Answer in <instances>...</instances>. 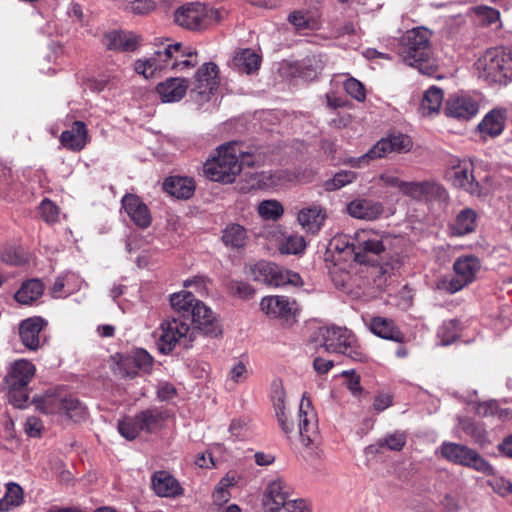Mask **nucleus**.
I'll list each match as a JSON object with an SVG mask.
<instances>
[{
  "label": "nucleus",
  "instance_id": "nucleus-24",
  "mask_svg": "<svg viewBox=\"0 0 512 512\" xmlns=\"http://www.w3.org/2000/svg\"><path fill=\"white\" fill-rule=\"evenodd\" d=\"M151 486L159 497L175 498L183 494L179 481L168 471H156L151 476Z\"/></svg>",
  "mask_w": 512,
  "mask_h": 512
},
{
  "label": "nucleus",
  "instance_id": "nucleus-25",
  "mask_svg": "<svg viewBox=\"0 0 512 512\" xmlns=\"http://www.w3.org/2000/svg\"><path fill=\"white\" fill-rule=\"evenodd\" d=\"M122 206L130 219L139 228H147L151 224V214L145 203L133 194H127L122 199Z\"/></svg>",
  "mask_w": 512,
  "mask_h": 512
},
{
  "label": "nucleus",
  "instance_id": "nucleus-32",
  "mask_svg": "<svg viewBox=\"0 0 512 512\" xmlns=\"http://www.w3.org/2000/svg\"><path fill=\"white\" fill-rule=\"evenodd\" d=\"M369 329L376 336L386 340L402 343L405 338L404 334L394 322L384 317L377 316L372 318Z\"/></svg>",
  "mask_w": 512,
  "mask_h": 512
},
{
  "label": "nucleus",
  "instance_id": "nucleus-54",
  "mask_svg": "<svg viewBox=\"0 0 512 512\" xmlns=\"http://www.w3.org/2000/svg\"><path fill=\"white\" fill-rule=\"evenodd\" d=\"M9 401L16 408H23L28 401L27 387H9Z\"/></svg>",
  "mask_w": 512,
  "mask_h": 512
},
{
  "label": "nucleus",
  "instance_id": "nucleus-23",
  "mask_svg": "<svg viewBox=\"0 0 512 512\" xmlns=\"http://www.w3.org/2000/svg\"><path fill=\"white\" fill-rule=\"evenodd\" d=\"M346 211L353 218L373 221L383 214L384 206L379 201L356 198L347 204Z\"/></svg>",
  "mask_w": 512,
  "mask_h": 512
},
{
  "label": "nucleus",
  "instance_id": "nucleus-9",
  "mask_svg": "<svg viewBox=\"0 0 512 512\" xmlns=\"http://www.w3.org/2000/svg\"><path fill=\"white\" fill-rule=\"evenodd\" d=\"M413 146L409 136L404 134L390 135L380 139L372 148L360 157H351L345 161L353 168H362L370 162L386 156L390 152L407 153Z\"/></svg>",
  "mask_w": 512,
  "mask_h": 512
},
{
  "label": "nucleus",
  "instance_id": "nucleus-10",
  "mask_svg": "<svg viewBox=\"0 0 512 512\" xmlns=\"http://www.w3.org/2000/svg\"><path fill=\"white\" fill-rule=\"evenodd\" d=\"M165 419L164 412L159 408H148L134 417H125L118 422V431L126 440L136 439L140 432L153 433L161 428Z\"/></svg>",
  "mask_w": 512,
  "mask_h": 512
},
{
  "label": "nucleus",
  "instance_id": "nucleus-33",
  "mask_svg": "<svg viewBox=\"0 0 512 512\" xmlns=\"http://www.w3.org/2000/svg\"><path fill=\"white\" fill-rule=\"evenodd\" d=\"M261 57L252 49H242L233 56L230 67L239 73L251 74L258 70Z\"/></svg>",
  "mask_w": 512,
  "mask_h": 512
},
{
  "label": "nucleus",
  "instance_id": "nucleus-21",
  "mask_svg": "<svg viewBox=\"0 0 512 512\" xmlns=\"http://www.w3.org/2000/svg\"><path fill=\"white\" fill-rule=\"evenodd\" d=\"M402 194L421 201L434 198L443 199L446 197V190L441 185L431 181H406Z\"/></svg>",
  "mask_w": 512,
  "mask_h": 512
},
{
  "label": "nucleus",
  "instance_id": "nucleus-18",
  "mask_svg": "<svg viewBox=\"0 0 512 512\" xmlns=\"http://www.w3.org/2000/svg\"><path fill=\"white\" fill-rule=\"evenodd\" d=\"M473 163L462 160L449 173V179L455 187L461 188L473 196H482V188L473 174Z\"/></svg>",
  "mask_w": 512,
  "mask_h": 512
},
{
  "label": "nucleus",
  "instance_id": "nucleus-17",
  "mask_svg": "<svg viewBox=\"0 0 512 512\" xmlns=\"http://www.w3.org/2000/svg\"><path fill=\"white\" fill-rule=\"evenodd\" d=\"M478 111V101L467 94L450 96L444 106L445 115L458 121H468L475 117Z\"/></svg>",
  "mask_w": 512,
  "mask_h": 512
},
{
  "label": "nucleus",
  "instance_id": "nucleus-34",
  "mask_svg": "<svg viewBox=\"0 0 512 512\" xmlns=\"http://www.w3.org/2000/svg\"><path fill=\"white\" fill-rule=\"evenodd\" d=\"M163 188L178 199H188L195 191V182L192 178L172 176L165 179Z\"/></svg>",
  "mask_w": 512,
  "mask_h": 512
},
{
  "label": "nucleus",
  "instance_id": "nucleus-41",
  "mask_svg": "<svg viewBox=\"0 0 512 512\" xmlns=\"http://www.w3.org/2000/svg\"><path fill=\"white\" fill-rule=\"evenodd\" d=\"M23 501V490L17 483L10 482L6 485V493L0 500V511H9L19 506Z\"/></svg>",
  "mask_w": 512,
  "mask_h": 512
},
{
  "label": "nucleus",
  "instance_id": "nucleus-26",
  "mask_svg": "<svg viewBox=\"0 0 512 512\" xmlns=\"http://www.w3.org/2000/svg\"><path fill=\"white\" fill-rule=\"evenodd\" d=\"M188 87L187 79L171 77L159 83L156 91L163 102L172 103L180 101L186 95Z\"/></svg>",
  "mask_w": 512,
  "mask_h": 512
},
{
  "label": "nucleus",
  "instance_id": "nucleus-43",
  "mask_svg": "<svg viewBox=\"0 0 512 512\" xmlns=\"http://www.w3.org/2000/svg\"><path fill=\"white\" fill-rule=\"evenodd\" d=\"M61 413H64L75 422L84 420L88 414L86 406L72 396L64 397Z\"/></svg>",
  "mask_w": 512,
  "mask_h": 512
},
{
  "label": "nucleus",
  "instance_id": "nucleus-38",
  "mask_svg": "<svg viewBox=\"0 0 512 512\" xmlns=\"http://www.w3.org/2000/svg\"><path fill=\"white\" fill-rule=\"evenodd\" d=\"M199 301L188 291H180L170 296L171 307L180 317H190L192 309H194Z\"/></svg>",
  "mask_w": 512,
  "mask_h": 512
},
{
  "label": "nucleus",
  "instance_id": "nucleus-63",
  "mask_svg": "<svg viewBox=\"0 0 512 512\" xmlns=\"http://www.w3.org/2000/svg\"><path fill=\"white\" fill-rule=\"evenodd\" d=\"M342 375L344 377L348 378V384H347L348 389L353 394H358L361 391L360 377L355 374L354 370L344 371L342 373Z\"/></svg>",
  "mask_w": 512,
  "mask_h": 512
},
{
  "label": "nucleus",
  "instance_id": "nucleus-29",
  "mask_svg": "<svg viewBox=\"0 0 512 512\" xmlns=\"http://www.w3.org/2000/svg\"><path fill=\"white\" fill-rule=\"evenodd\" d=\"M88 142V130L82 121H75L70 130H65L60 135V143L68 150L80 151Z\"/></svg>",
  "mask_w": 512,
  "mask_h": 512
},
{
  "label": "nucleus",
  "instance_id": "nucleus-50",
  "mask_svg": "<svg viewBox=\"0 0 512 512\" xmlns=\"http://www.w3.org/2000/svg\"><path fill=\"white\" fill-rule=\"evenodd\" d=\"M306 243L302 236L291 235L280 244L279 251L282 254H299L305 249Z\"/></svg>",
  "mask_w": 512,
  "mask_h": 512
},
{
  "label": "nucleus",
  "instance_id": "nucleus-31",
  "mask_svg": "<svg viewBox=\"0 0 512 512\" xmlns=\"http://www.w3.org/2000/svg\"><path fill=\"white\" fill-rule=\"evenodd\" d=\"M35 371L36 368L32 362L25 359L15 361L7 377L9 387H27Z\"/></svg>",
  "mask_w": 512,
  "mask_h": 512
},
{
  "label": "nucleus",
  "instance_id": "nucleus-60",
  "mask_svg": "<svg viewBox=\"0 0 512 512\" xmlns=\"http://www.w3.org/2000/svg\"><path fill=\"white\" fill-rule=\"evenodd\" d=\"M247 369L243 362L239 361L230 369L229 378L234 383H241L246 379Z\"/></svg>",
  "mask_w": 512,
  "mask_h": 512
},
{
  "label": "nucleus",
  "instance_id": "nucleus-36",
  "mask_svg": "<svg viewBox=\"0 0 512 512\" xmlns=\"http://www.w3.org/2000/svg\"><path fill=\"white\" fill-rule=\"evenodd\" d=\"M44 292V284L39 279L25 281L15 293V300L23 305L32 304L39 299Z\"/></svg>",
  "mask_w": 512,
  "mask_h": 512
},
{
  "label": "nucleus",
  "instance_id": "nucleus-51",
  "mask_svg": "<svg viewBox=\"0 0 512 512\" xmlns=\"http://www.w3.org/2000/svg\"><path fill=\"white\" fill-rule=\"evenodd\" d=\"M475 13L480 22L484 25H492L500 22V12L495 8L478 6L475 8Z\"/></svg>",
  "mask_w": 512,
  "mask_h": 512
},
{
  "label": "nucleus",
  "instance_id": "nucleus-4",
  "mask_svg": "<svg viewBox=\"0 0 512 512\" xmlns=\"http://www.w3.org/2000/svg\"><path fill=\"white\" fill-rule=\"evenodd\" d=\"M474 66L477 76L487 83L505 84L512 79V50L490 48L477 59Z\"/></svg>",
  "mask_w": 512,
  "mask_h": 512
},
{
  "label": "nucleus",
  "instance_id": "nucleus-61",
  "mask_svg": "<svg viewBox=\"0 0 512 512\" xmlns=\"http://www.w3.org/2000/svg\"><path fill=\"white\" fill-rule=\"evenodd\" d=\"M275 413L282 431L286 435L291 434L294 431V424L289 419L286 409L275 411Z\"/></svg>",
  "mask_w": 512,
  "mask_h": 512
},
{
  "label": "nucleus",
  "instance_id": "nucleus-37",
  "mask_svg": "<svg viewBox=\"0 0 512 512\" xmlns=\"http://www.w3.org/2000/svg\"><path fill=\"white\" fill-rule=\"evenodd\" d=\"M247 240V230L240 224H229L222 231V241L228 248L241 249L246 245Z\"/></svg>",
  "mask_w": 512,
  "mask_h": 512
},
{
  "label": "nucleus",
  "instance_id": "nucleus-11",
  "mask_svg": "<svg viewBox=\"0 0 512 512\" xmlns=\"http://www.w3.org/2000/svg\"><path fill=\"white\" fill-rule=\"evenodd\" d=\"M255 281H259L275 287L302 284V279L298 273L286 270L275 263L260 261L251 269Z\"/></svg>",
  "mask_w": 512,
  "mask_h": 512
},
{
  "label": "nucleus",
  "instance_id": "nucleus-30",
  "mask_svg": "<svg viewBox=\"0 0 512 512\" xmlns=\"http://www.w3.org/2000/svg\"><path fill=\"white\" fill-rule=\"evenodd\" d=\"M506 112L503 109H492L489 111L482 121L478 124V130L482 138L497 137L505 127Z\"/></svg>",
  "mask_w": 512,
  "mask_h": 512
},
{
  "label": "nucleus",
  "instance_id": "nucleus-35",
  "mask_svg": "<svg viewBox=\"0 0 512 512\" xmlns=\"http://www.w3.org/2000/svg\"><path fill=\"white\" fill-rule=\"evenodd\" d=\"M443 98V90L437 86H431L423 94L419 108L420 113L423 116H433L438 114L443 103Z\"/></svg>",
  "mask_w": 512,
  "mask_h": 512
},
{
  "label": "nucleus",
  "instance_id": "nucleus-59",
  "mask_svg": "<svg viewBox=\"0 0 512 512\" xmlns=\"http://www.w3.org/2000/svg\"><path fill=\"white\" fill-rule=\"evenodd\" d=\"M230 289L232 293L244 299L250 298L254 293V290L249 284L241 281L232 282Z\"/></svg>",
  "mask_w": 512,
  "mask_h": 512
},
{
  "label": "nucleus",
  "instance_id": "nucleus-8",
  "mask_svg": "<svg viewBox=\"0 0 512 512\" xmlns=\"http://www.w3.org/2000/svg\"><path fill=\"white\" fill-rule=\"evenodd\" d=\"M158 348L163 354L170 353L177 344L188 346L195 339V332L184 319H165L158 329Z\"/></svg>",
  "mask_w": 512,
  "mask_h": 512
},
{
  "label": "nucleus",
  "instance_id": "nucleus-42",
  "mask_svg": "<svg viewBox=\"0 0 512 512\" xmlns=\"http://www.w3.org/2000/svg\"><path fill=\"white\" fill-rule=\"evenodd\" d=\"M173 58L176 60V64L172 70L182 71L186 68H193L198 64L197 52L184 47L181 43H179V49L174 52Z\"/></svg>",
  "mask_w": 512,
  "mask_h": 512
},
{
  "label": "nucleus",
  "instance_id": "nucleus-19",
  "mask_svg": "<svg viewBox=\"0 0 512 512\" xmlns=\"http://www.w3.org/2000/svg\"><path fill=\"white\" fill-rule=\"evenodd\" d=\"M207 9L201 3H188L180 6L174 12V21L177 25L192 31L205 27Z\"/></svg>",
  "mask_w": 512,
  "mask_h": 512
},
{
  "label": "nucleus",
  "instance_id": "nucleus-1",
  "mask_svg": "<svg viewBox=\"0 0 512 512\" xmlns=\"http://www.w3.org/2000/svg\"><path fill=\"white\" fill-rule=\"evenodd\" d=\"M431 36L432 32L427 28L416 27L406 31L399 42L402 61L427 76H432L437 70L432 57Z\"/></svg>",
  "mask_w": 512,
  "mask_h": 512
},
{
  "label": "nucleus",
  "instance_id": "nucleus-55",
  "mask_svg": "<svg viewBox=\"0 0 512 512\" xmlns=\"http://www.w3.org/2000/svg\"><path fill=\"white\" fill-rule=\"evenodd\" d=\"M155 8L152 0H130L125 6V9L134 14H147Z\"/></svg>",
  "mask_w": 512,
  "mask_h": 512
},
{
  "label": "nucleus",
  "instance_id": "nucleus-45",
  "mask_svg": "<svg viewBox=\"0 0 512 512\" xmlns=\"http://www.w3.org/2000/svg\"><path fill=\"white\" fill-rule=\"evenodd\" d=\"M356 179V172L350 170H341L337 172L331 179L325 181L324 188L327 191H335L353 183Z\"/></svg>",
  "mask_w": 512,
  "mask_h": 512
},
{
  "label": "nucleus",
  "instance_id": "nucleus-57",
  "mask_svg": "<svg viewBox=\"0 0 512 512\" xmlns=\"http://www.w3.org/2000/svg\"><path fill=\"white\" fill-rule=\"evenodd\" d=\"M287 20L298 31L307 29L310 26V20L307 17V14L300 10L291 12L288 15Z\"/></svg>",
  "mask_w": 512,
  "mask_h": 512
},
{
  "label": "nucleus",
  "instance_id": "nucleus-64",
  "mask_svg": "<svg viewBox=\"0 0 512 512\" xmlns=\"http://www.w3.org/2000/svg\"><path fill=\"white\" fill-rule=\"evenodd\" d=\"M305 68L311 69L316 75L324 68V61L321 55H312L305 59Z\"/></svg>",
  "mask_w": 512,
  "mask_h": 512
},
{
  "label": "nucleus",
  "instance_id": "nucleus-2",
  "mask_svg": "<svg viewBox=\"0 0 512 512\" xmlns=\"http://www.w3.org/2000/svg\"><path fill=\"white\" fill-rule=\"evenodd\" d=\"M247 157L250 155L242 152L237 142L221 145L217 155L204 163V175L211 181L232 183L241 172L243 163L252 165V162L246 160Z\"/></svg>",
  "mask_w": 512,
  "mask_h": 512
},
{
  "label": "nucleus",
  "instance_id": "nucleus-16",
  "mask_svg": "<svg viewBox=\"0 0 512 512\" xmlns=\"http://www.w3.org/2000/svg\"><path fill=\"white\" fill-rule=\"evenodd\" d=\"M261 310L270 318L287 323L295 320L297 305L286 296H266L260 302Z\"/></svg>",
  "mask_w": 512,
  "mask_h": 512
},
{
  "label": "nucleus",
  "instance_id": "nucleus-3",
  "mask_svg": "<svg viewBox=\"0 0 512 512\" xmlns=\"http://www.w3.org/2000/svg\"><path fill=\"white\" fill-rule=\"evenodd\" d=\"M317 336L321 346L330 353L342 354L356 362L368 361V355L356 335L346 327H320Z\"/></svg>",
  "mask_w": 512,
  "mask_h": 512
},
{
  "label": "nucleus",
  "instance_id": "nucleus-49",
  "mask_svg": "<svg viewBox=\"0 0 512 512\" xmlns=\"http://www.w3.org/2000/svg\"><path fill=\"white\" fill-rule=\"evenodd\" d=\"M399 173L398 169H390L382 172L379 175L380 185L387 188H397L399 192L402 193L406 181L400 178Z\"/></svg>",
  "mask_w": 512,
  "mask_h": 512
},
{
  "label": "nucleus",
  "instance_id": "nucleus-7",
  "mask_svg": "<svg viewBox=\"0 0 512 512\" xmlns=\"http://www.w3.org/2000/svg\"><path fill=\"white\" fill-rule=\"evenodd\" d=\"M384 233L373 229L357 230L350 237L348 246L354 254V260L365 264L374 261V258L385 251Z\"/></svg>",
  "mask_w": 512,
  "mask_h": 512
},
{
  "label": "nucleus",
  "instance_id": "nucleus-39",
  "mask_svg": "<svg viewBox=\"0 0 512 512\" xmlns=\"http://www.w3.org/2000/svg\"><path fill=\"white\" fill-rule=\"evenodd\" d=\"M476 219L477 214L473 209H463L459 212L454 224L452 225L453 234L457 236H463L471 233L475 230Z\"/></svg>",
  "mask_w": 512,
  "mask_h": 512
},
{
  "label": "nucleus",
  "instance_id": "nucleus-46",
  "mask_svg": "<svg viewBox=\"0 0 512 512\" xmlns=\"http://www.w3.org/2000/svg\"><path fill=\"white\" fill-rule=\"evenodd\" d=\"M458 428L476 443H483L486 439L485 430L470 418H458Z\"/></svg>",
  "mask_w": 512,
  "mask_h": 512
},
{
  "label": "nucleus",
  "instance_id": "nucleus-52",
  "mask_svg": "<svg viewBox=\"0 0 512 512\" xmlns=\"http://www.w3.org/2000/svg\"><path fill=\"white\" fill-rule=\"evenodd\" d=\"M59 208L58 206L50 201L44 199L40 204V214L43 220L47 223H55L59 220Z\"/></svg>",
  "mask_w": 512,
  "mask_h": 512
},
{
  "label": "nucleus",
  "instance_id": "nucleus-62",
  "mask_svg": "<svg viewBox=\"0 0 512 512\" xmlns=\"http://www.w3.org/2000/svg\"><path fill=\"white\" fill-rule=\"evenodd\" d=\"M43 426L41 421L36 417H29L25 422V432L30 437L40 436Z\"/></svg>",
  "mask_w": 512,
  "mask_h": 512
},
{
  "label": "nucleus",
  "instance_id": "nucleus-22",
  "mask_svg": "<svg viewBox=\"0 0 512 512\" xmlns=\"http://www.w3.org/2000/svg\"><path fill=\"white\" fill-rule=\"evenodd\" d=\"M47 322L41 317H31L21 321L19 335L22 344L29 350L35 351L41 346V332Z\"/></svg>",
  "mask_w": 512,
  "mask_h": 512
},
{
  "label": "nucleus",
  "instance_id": "nucleus-44",
  "mask_svg": "<svg viewBox=\"0 0 512 512\" xmlns=\"http://www.w3.org/2000/svg\"><path fill=\"white\" fill-rule=\"evenodd\" d=\"M123 364H133L138 371L148 372L152 367L153 358L144 349H137L132 354L125 356Z\"/></svg>",
  "mask_w": 512,
  "mask_h": 512
},
{
  "label": "nucleus",
  "instance_id": "nucleus-56",
  "mask_svg": "<svg viewBox=\"0 0 512 512\" xmlns=\"http://www.w3.org/2000/svg\"><path fill=\"white\" fill-rule=\"evenodd\" d=\"M490 486L493 491L501 497H508L512 495V483L503 477H496L491 480Z\"/></svg>",
  "mask_w": 512,
  "mask_h": 512
},
{
  "label": "nucleus",
  "instance_id": "nucleus-53",
  "mask_svg": "<svg viewBox=\"0 0 512 512\" xmlns=\"http://www.w3.org/2000/svg\"><path fill=\"white\" fill-rule=\"evenodd\" d=\"M345 91L354 99L363 101L366 97L364 86L355 78H348L343 83Z\"/></svg>",
  "mask_w": 512,
  "mask_h": 512
},
{
  "label": "nucleus",
  "instance_id": "nucleus-48",
  "mask_svg": "<svg viewBox=\"0 0 512 512\" xmlns=\"http://www.w3.org/2000/svg\"><path fill=\"white\" fill-rule=\"evenodd\" d=\"M407 441V436L404 432L396 431L379 439L377 444L380 448H388L392 451H400L403 449Z\"/></svg>",
  "mask_w": 512,
  "mask_h": 512
},
{
  "label": "nucleus",
  "instance_id": "nucleus-20",
  "mask_svg": "<svg viewBox=\"0 0 512 512\" xmlns=\"http://www.w3.org/2000/svg\"><path fill=\"white\" fill-rule=\"evenodd\" d=\"M191 320L196 329L203 332L210 337H217L221 335L222 329L214 312L206 306L202 301L196 303L192 314Z\"/></svg>",
  "mask_w": 512,
  "mask_h": 512
},
{
  "label": "nucleus",
  "instance_id": "nucleus-28",
  "mask_svg": "<svg viewBox=\"0 0 512 512\" xmlns=\"http://www.w3.org/2000/svg\"><path fill=\"white\" fill-rule=\"evenodd\" d=\"M327 218L326 210L320 205L305 207L298 212L297 220L303 230L308 233H318Z\"/></svg>",
  "mask_w": 512,
  "mask_h": 512
},
{
  "label": "nucleus",
  "instance_id": "nucleus-5",
  "mask_svg": "<svg viewBox=\"0 0 512 512\" xmlns=\"http://www.w3.org/2000/svg\"><path fill=\"white\" fill-rule=\"evenodd\" d=\"M480 269L481 262L476 256H461L453 264L455 275H446L438 278L435 281L434 289L447 294L459 292L475 281Z\"/></svg>",
  "mask_w": 512,
  "mask_h": 512
},
{
  "label": "nucleus",
  "instance_id": "nucleus-40",
  "mask_svg": "<svg viewBox=\"0 0 512 512\" xmlns=\"http://www.w3.org/2000/svg\"><path fill=\"white\" fill-rule=\"evenodd\" d=\"M64 396L54 393H46L41 397L34 398L36 408L47 414L61 413Z\"/></svg>",
  "mask_w": 512,
  "mask_h": 512
},
{
  "label": "nucleus",
  "instance_id": "nucleus-14",
  "mask_svg": "<svg viewBox=\"0 0 512 512\" xmlns=\"http://www.w3.org/2000/svg\"><path fill=\"white\" fill-rule=\"evenodd\" d=\"M292 493L291 486L282 479L268 483L262 497L264 512H280L282 509L288 512L290 504H296L297 501L302 500L291 499Z\"/></svg>",
  "mask_w": 512,
  "mask_h": 512
},
{
  "label": "nucleus",
  "instance_id": "nucleus-58",
  "mask_svg": "<svg viewBox=\"0 0 512 512\" xmlns=\"http://www.w3.org/2000/svg\"><path fill=\"white\" fill-rule=\"evenodd\" d=\"M272 400L275 411L286 409L285 407V391L280 381H274L272 384Z\"/></svg>",
  "mask_w": 512,
  "mask_h": 512
},
{
  "label": "nucleus",
  "instance_id": "nucleus-12",
  "mask_svg": "<svg viewBox=\"0 0 512 512\" xmlns=\"http://www.w3.org/2000/svg\"><path fill=\"white\" fill-rule=\"evenodd\" d=\"M219 86V69L213 62L204 63L195 73L190 97L193 101L203 104L210 100L211 95Z\"/></svg>",
  "mask_w": 512,
  "mask_h": 512
},
{
  "label": "nucleus",
  "instance_id": "nucleus-27",
  "mask_svg": "<svg viewBox=\"0 0 512 512\" xmlns=\"http://www.w3.org/2000/svg\"><path fill=\"white\" fill-rule=\"evenodd\" d=\"M139 37L132 32L109 31L103 35L102 44L108 50L134 51L139 45Z\"/></svg>",
  "mask_w": 512,
  "mask_h": 512
},
{
  "label": "nucleus",
  "instance_id": "nucleus-15",
  "mask_svg": "<svg viewBox=\"0 0 512 512\" xmlns=\"http://www.w3.org/2000/svg\"><path fill=\"white\" fill-rule=\"evenodd\" d=\"M298 433L304 446L313 443L318 434L317 413L306 393L303 394L299 405Z\"/></svg>",
  "mask_w": 512,
  "mask_h": 512
},
{
  "label": "nucleus",
  "instance_id": "nucleus-13",
  "mask_svg": "<svg viewBox=\"0 0 512 512\" xmlns=\"http://www.w3.org/2000/svg\"><path fill=\"white\" fill-rule=\"evenodd\" d=\"M177 49H179V43L169 44L163 50L156 51L150 58L137 60L134 65L136 73L149 79L155 77L157 73L172 70L176 64L173 56Z\"/></svg>",
  "mask_w": 512,
  "mask_h": 512
},
{
  "label": "nucleus",
  "instance_id": "nucleus-47",
  "mask_svg": "<svg viewBox=\"0 0 512 512\" xmlns=\"http://www.w3.org/2000/svg\"><path fill=\"white\" fill-rule=\"evenodd\" d=\"M283 212V206L276 200H264L258 205V213L265 220H277Z\"/></svg>",
  "mask_w": 512,
  "mask_h": 512
},
{
  "label": "nucleus",
  "instance_id": "nucleus-6",
  "mask_svg": "<svg viewBox=\"0 0 512 512\" xmlns=\"http://www.w3.org/2000/svg\"><path fill=\"white\" fill-rule=\"evenodd\" d=\"M445 460L464 467L476 470L485 475L494 474L493 467L476 450L455 442L444 441L437 449Z\"/></svg>",
  "mask_w": 512,
  "mask_h": 512
}]
</instances>
